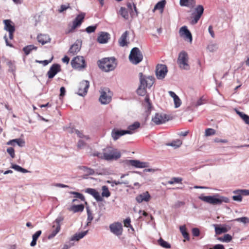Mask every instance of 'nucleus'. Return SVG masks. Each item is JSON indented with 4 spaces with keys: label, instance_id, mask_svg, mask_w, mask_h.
Returning a JSON list of instances; mask_svg holds the SVG:
<instances>
[{
    "label": "nucleus",
    "instance_id": "36",
    "mask_svg": "<svg viewBox=\"0 0 249 249\" xmlns=\"http://www.w3.org/2000/svg\"><path fill=\"white\" fill-rule=\"evenodd\" d=\"M182 143V142L181 140L179 139H177L176 140L173 141L172 142L168 143L166 144L168 146H171L175 147V148H178L180 147Z\"/></svg>",
    "mask_w": 249,
    "mask_h": 249
},
{
    "label": "nucleus",
    "instance_id": "42",
    "mask_svg": "<svg viewBox=\"0 0 249 249\" xmlns=\"http://www.w3.org/2000/svg\"><path fill=\"white\" fill-rule=\"evenodd\" d=\"M218 240L225 242H229L232 240V236L229 234H226L223 237L218 238Z\"/></svg>",
    "mask_w": 249,
    "mask_h": 249
},
{
    "label": "nucleus",
    "instance_id": "60",
    "mask_svg": "<svg viewBox=\"0 0 249 249\" xmlns=\"http://www.w3.org/2000/svg\"><path fill=\"white\" fill-rule=\"evenodd\" d=\"M69 4H68V5H61V6H60V9H59V13H62L63 12V11H64L65 10H67V9H68L69 8Z\"/></svg>",
    "mask_w": 249,
    "mask_h": 249
},
{
    "label": "nucleus",
    "instance_id": "43",
    "mask_svg": "<svg viewBox=\"0 0 249 249\" xmlns=\"http://www.w3.org/2000/svg\"><path fill=\"white\" fill-rule=\"evenodd\" d=\"M102 196L103 197H108L110 196V193L107 186H103L102 187Z\"/></svg>",
    "mask_w": 249,
    "mask_h": 249
},
{
    "label": "nucleus",
    "instance_id": "44",
    "mask_svg": "<svg viewBox=\"0 0 249 249\" xmlns=\"http://www.w3.org/2000/svg\"><path fill=\"white\" fill-rule=\"evenodd\" d=\"M182 178L179 177H174L169 180L167 183L169 184H173L174 183H182Z\"/></svg>",
    "mask_w": 249,
    "mask_h": 249
},
{
    "label": "nucleus",
    "instance_id": "52",
    "mask_svg": "<svg viewBox=\"0 0 249 249\" xmlns=\"http://www.w3.org/2000/svg\"><path fill=\"white\" fill-rule=\"evenodd\" d=\"M87 213H88V225L89 223H90L91 221L93 219V216L92 215V213L90 212V211L89 209H87Z\"/></svg>",
    "mask_w": 249,
    "mask_h": 249
},
{
    "label": "nucleus",
    "instance_id": "28",
    "mask_svg": "<svg viewBox=\"0 0 249 249\" xmlns=\"http://www.w3.org/2000/svg\"><path fill=\"white\" fill-rule=\"evenodd\" d=\"M17 144L19 146H23L25 144V142L21 139H16L10 140L7 142V145H11L15 146V144Z\"/></svg>",
    "mask_w": 249,
    "mask_h": 249
},
{
    "label": "nucleus",
    "instance_id": "23",
    "mask_svg": "<svg viewBox=\"0 0 249 249\" xmlns=\"http://www.w3.org/2000/svg\"><path fill=\"white\" fill-rule=\"evenodd\" d=\"M109 38V34L105 32H101L98 37L97 40L100 43H106Z\"/></svg>",
    "mask_w": 249,
    "mask_h": 249
},
{
    "label": "nucleus",
    "instance_id": "37",
    "mask_svg": "<svg viewBox=\"0 0 249 249\" xmlns=\"http://www.w3.org/2000/svg\"><path fill=\"white\" fill-rule=\"evenodd\" d=\"M56 222L57 223L58 225L56 229L53 231L52 233L48 236L49 239L54 237L60 230V225L59 224V221L57 219H56Z\"/></svg>",
    "mask_w": 249,
    "mask_h": 249
},
{
    "label": "nucleus",
    "instance_id": "22",
    "mask_svg": "<svg viewBox=\"0 0 249 249\" xmlns=\"http://www.w3.org/2000/svg\"><path fill=\"white\" fill-rule=\"evenodd\" d=\"M85 192L92 195L97 201H101L102 200L100 193L94 189L88 188L86 190Z\"/></svg>",
    "mask_w": 249,
    "mask_h": 249
},
{
    "label": "nucleus",
    "instance_id": "29",
    "mask_svg": "<svg viewBox=\"0 0 249 249\" xmlns=\"http://www.w3.org/2000/svg\"><path fill=\"white\" fill-rule=\"evenodd\" d=\"M142 105L147 111H150L151 110L152 108V103L150 101L149 95H146L144 101L142 103Z\"/></svg>",
    "mask_w": 249,
    "mask_h": 249
},
{
    "label": "nucleus",
    "instance_id": "25",
    "mask_svg": "<svg viewBox=\"0 0 249 249\" xmlns=\"http://www.w3.org/2000/svg\"><path fill=\"white\" fill-rule=\"evenodd\" d=\"M179 4L181 6L193 8L196 5V0H180Z\"/></svg>",
    "mask_w": 249,
    "mask_h": 249
},
{
    "label": "nucleus",
    "instance_id": "47",
    "mask_svg": "<svg viewBox=\"0 0 249 249\" xmlns=\"http://www.w3.org/2000/svg\"><path fill=\"white\" fill-rule=\"evenodd\" d=\"M216 133V131L213 128H207L205 131V136L209 137L210 136L214 135Z\"/></svg>",
    "mask_w": 249,
    "mask_h": 249
},
{
    "label": "nucleus",
    "instance_id": "24",
    "mask_svg": "<svg viewBox=\"0 0 249 249\" xmlns=\"http://www.w3.org/2000/svg\"><path fill=\"white\" fill-rule=\"evenodd\" d=\"M166 4L165 0H162L159 2H158L155 6L154 9H153V12H155L156 10H159L160 14H162L163 12V10L165 7Z\"/></svg>",
    "mask_w": 249,
    "mask_h": 249
},
{
    "label": "nucleus",
    "instance_id": "9",
    "mask_svg": "<svg viewBox=\"0 0 249 249\" xmlns=\"http://www.w3.org/2000/svg\"><path fill=\"white\" fill-rule=\"evenodd\" d=\"M71 65L74 69H81L86 66L85 61L83 56H77L71 61Z\"/></svg>",
    "mask_w": 249,
    "mask_h": 249
},
{
    "label": "nucleus",
    "instance_id": "30",
    "mask_svg": "<svg viewBox=\"0 0 249 249\" xmlns=\"http://www.w3.org/2000/svg\"><path fill=\"white\" fill-rule=\"evenodd\" d=\"M5 25V29L9 32H15V26L11 24L10 20L6 19L3 21Z\"/></svg>",
    "mask_w": 249,
    "mask_h": 249
},
{
    "label": "nucleus",
    "instance_id": "7",
    "mask_svg": "<svg viewBox=\"0 0 249 249\" xmlns=\"http://www.w3.org/2000/svg\"><path fill=\"white\" fill-rule=\"evenodd\" d=\"M101 95L99 100L102 104H107L109 103L111 100L112 94L107 88H103L101 89Z\"/></svg>",
    "mask_w": 249,
    "mask_h": 249
},
{
    "label": "nucleus",
    "instance_id": "50",
    "mask_svg": "<svg viewBox=\"0 0 249 249\" xmlns=\"http://www.w3.org/2000/svg\"><path fill=\"white\" fill-rule=\"evenodd\" d=\"M233 193L234 194H236V195L233 196H232V199L234 201H241L242 200V195L240 194V193H236V190L233 191Z\"/></svg>",
    "mask_w": 249,
    "mask_h": 249
},
{
    "label": "nucleus",
    "instance_id": "1",
    "mask_svg": "<svg viewBox=\"0 0 249 249\" xmlns=\"http://www.w3.org/2000/svg\"><path fill=\"white\" fill-rule=\"evenodd\" d=\"M93 156L107 161L116 160L121 156V153L118 149L111 146H107L103 150V152H97Z\"/></svg>",
    "mask_w": 249,
    "mask_h": 249
},
{
    "label": "nucleus",
    "instance_id": "21",
    "mask_svg": "<svg viewBox=\"0 0 249 249\" xmlns=\"http://www.w3.org/2000/svg\"><path fill=\"white\" fill-rule=\"evenodd\" d=\"M37 40L42 45H44L49 42L51 38L48 35L40 34L37 36Z\"/></svg>",
    "mask_w": 249,
    "mask_h": 249
},
{
    "label": "nucleus",
    "instance_id": "62",
    "mask_svg": "<svg viewBox=\"0 0 249 249\" xmlns=\"http://www.w3.org/2000/svg\"><path fill=\"white\" fill-rule=\"evenodd\" d=\"M85 144V143L82 140H80L78 142L77 146L79 148H82Z\"/></svg>",
    "mask_w": 249,
    "mask_h": 249
},
{
    "label": "nucleus",
    "instance_id": "56",
    "mask_svg": "<svg viewBox=\"0 0 249 249\" xmlns=\"http://www.w3.org/2000/svg\"><path fill=\"white\" fill-rule=\"evenodd\" d=\"M192 234L195 237H197L200 234V231L197 228H194L192 230Z\"/></svg>",
    "mask_w": 249,
    "mask_h": 249
},
{
    "label": "nucleus",
    "instance_id": "35",
    "mask_svg": "<svg viewBox=\"0 0 249 249\" xmlns=\"http://www.w3.org/2000/svg\"><path fill=\"white\" fill-rule=\"evenodd\" d=\"M87 233V231H83L78 233H76L71 238V241H79L80 239L83 238Z\"/></svg>",
    "mask_w": 249,
    "mask_h": 249
},
{
    "label": "nucleus",
    "instance_id": "17",
    "mask_svg": "<svg viewBox=\"0 0 249 249\" xmlns=\"http://www.w3.org/2000/svg\"><path fill=\"white\" fill-rule=\"evenodd\" d=\"M60 71V66L59 64H53L47 72L48 77L50 79L53 78Z\"/></svg>",
    "mask_w": 249,
    "mask_h": 249
},
{
    "label": "nucleus",
    "instance_id": "20",
    "mask_svg": "<svg viewBox=\"0 0 249 249\" xmlns=\"http://www.w3.org/2000/svg\"><path fill=\"white\" fill-rule=\"evenodd\" d=\"M128 162L131 165L136 168H144L147 166L146 162H141L138 160H129Z\"/></svg>",
    "mask_w": 249,
    "mask_h": 249
},
{
    "label": "nucleus",
    "instance_id": "31",
    "mask_svg": "<svg viewBox=\"0 0 249 249\" xmlns=\"http://www.w3.org/2000/svg\"><path fill=\"white\" fill-rule=\"evenodd\" d=\"M230 229L231 227L230 226H225L222 227L215 226V231L216 234L219 235L228 231Z\"/></svg>",
    "mask_w": 249,
    "mask_h": 249
},
{
    "label": "nucleus",
    "instance_id": "58",
    "mask_svg": "<svg viewBox=\"0 0 249 249\" xmlns=\"http://www.w3.org/2000/svg\"><path fill=\"white\" fill-rule=\"evenodd\" d=\"M23 50L24 52L26 55H28L30 53L31 51L32 50V46L25 47L23 48Z\"/></svg>",
    "mask_w": 249,
    "mask_h": 249
},
{
    "label": "nucleus",
    "instance_id": "16",
    "mask_svg": "<svg viewBox=\"0 0 249 249\" xmlns=\"http://www.w3.org/2000/svg\"><path fill=\"white\" fill-rule=\"evenodd\" d=\"M130 131H125L114 128L112 130L111 136L113 139L114 141H116L120 138L121 136L126 134H130Z\"/></svg>",
    "mask_w": 249,
    "mask_h": 249
},
{
    "label": "nucleus",
    "instance_id": "63",
    "mask_svg": "<svg viewBox=\"0 0 249 249\" xmlns=\"http://www.w3.org/2000/svg\"><path fill=\"white\" fill-rule=\"evenodd\" d=\"M60 96H62V97L64 96L65 94V92H66V90H65V88L64 87H62L60 88Z\"/></svg>",
    "mask_w": 249,
    "mask_h": 249
},
{
    "label": "nucleus",
    "instance_id": "59",
    "mask_svg": "<svg viewBox=\"0 0 249 249\" xmlns=\"http://www.w3.org/2000/svg\"><path fill=\"white\" fill-rule=\"evenodd\" d=\"M41 234V231H38L36 232H35V234L33 235V238L34 239H35L36 240H37L38 238L39 237V236Z\"/></svg>",
    "mask_w": 249,
    "mask_h": 249
},
{
    "label": "nucleus",
    "instance_id": "54",
    "mask_svg": "<svg viewBox=\"0 0 249 249\" xmlns=\"http://www.w3.org/2000/svg\"><path fill=\"white\" fill-rule=\"evenodd\" d=\"M236 193H240V194L242 196H249V190L246 189L243 190H236Z\"/></svg>",
    "mask_w": 249,
    "mask_h": 249
},
{
    "label": "nucleus",
    "instance_id": "32",
    "mask_svg": "<svg viewBox=\"0 0 249 249\" xmlns=\"http://www.w3.org/2000/svg\"><path fill=\"white\" fill-rule=\"evenodd\" d=\"M179 230L180 232L181 233L183 237L185 238V239L189 241L190 236L189 234L187 231V229L185 225L181 226L179 227Z\"/></svg>",
    "mask_w": 249,
    "mask_h": 249
},
{
    "label": "nucleus",
    "instance_id": "26",
    "mask_svg": "<svg viewBox=\"0 0 249 249\" xmlns=\"http://www.w3.org/2000/svg\"><path fill=\"white\" fill-rule=\"evenodd\" d=\"M81 45L77 43L73 44L70 48L68 53L69 55H74L80 51Z\"/></svg>",
    "mask_w": 249,
    "mask_h": 249
},
{
    "label": "nucleus",
    "instance_id": "2",
    "mask_svg": "<svg viewBox=\"0 0 249 249\" xmlns=\"http://www.w3.org/2000/svg\"><path fill=\"white\" fill-rule=\"evenodd\" d=\"M98 65L101 70L108 72L113 70L116 68L117 62L114 57L104 58L99 61Z\"/></svg>",
    "mask_w": 249,
    "mask_h": 249
},
{
    "label": "nucleus",
    "instance_id": "15",
    "mask_svg": "<svg viewBox=\"0 0 249 249\" xmlns=\"http://www.w3.org/2000/svg\"><path fill=\"white\" fill-rule=\"evenodd\" d=\"M179 33L180 36L183 37L185 40H188L191 43L192 42V34L186 26H184L182 27L179 29Z\"/></svg>",
    "mask_w": 249,
    "mask_h": 249
},
{
    "label": "nucleus",
    "instance_id": "19",
    "mask_svg": "<svg viewBox=\"0 0 249 249\" xmlns=\"http://www.w3.org/2000/svg\"><path fill=\"white\" fill-rule=\"evenodd\" d=\"M127 8L130 10V14L132 17L133 16H138V12L136 4L133 2H127L126 4Z\"/></svg>",
    "mask_w": 249,
    "mask_h": 249
},
{
    "label": "nucleus",
    "instance_id": "8",
    "mask_svg": "<svg viewBox=\"0 0 249 249\" xmlns=\"http://www.w3.org/2000/svg\"><path fill=\"white\" fill-rule=\"evenodd\" d=\"M85 17V14L83 13L78 15L72 22V25L66 31V33L69 34L74 32V30L80 26L83 22Z\"/></svg>",
    "mask_w": 249,
    "mask_h": 249
},
{
    "label": "nucleus",
    "instance_id": "4",
    "mask_svg": "<svg viewBox=\"0 0 249 249\" xmlns=\"http://www.w3.org/2000/svg\"><path fill=\"white\" fill-rule=\"evenodd\" d=\"M177 63L180 69L185 70L190 69L189 56L186 52L182 51L179 53Z\"/></svg>",
    "mask_w": 249,
    "mask_h": 249
},
{
    "label": "nucleus",
    "instance_id": "3",
    "mask_svg": "<svg viewBox=\"0 0 249 249\" xmlns=\"http://www.w3.org/2000/svg\"><path fill=\"white\" fill-rule=\"evenodd\" d=\"M199 199L204 202L213 205H219L221 204L222 202L228 203L229 202V199L227 197H216V196H204L201 195L199 196Z\"/></svg>",
    "mask_w": 249,
    "mask_h": 249
},
{
    "label": "nucleus",
    "instance_id": "12",
    "mask_svg": "<svg viewBox=\"0 0 249 249\" xmlns=\"http://www.w3.org/2000/svg\"><path fill=\"white\" fill-rule=\"evenodd\" d=\"M152 120L155 124H160L165 123L168 119L165 114L156 113L152 117Z\"/></svg>",
    "mask_w": 249,
    "mask_h": 249
},
{
    "label": "nucleus",
    "instance_id": "49",
    "mask_svg": "<svg viewBox=\"0 0 249 249\" xmlns=\"http://www.w3.org/2000/svg\"><path fill=\"white\" fill-rule=\"evenodd\" d=\"M124 226L126 228H130L133 231H134L133 227L131 225V219L130 217L126 218L124 221Z\"/></svg>",
    "mask_w": 249,
    "mask_h": 249
},
{
    "label": "nucleus",
    "instance_id": "33",
    "mask_svg": "<svg viewBox=\"0 0 249 249\" xmlns=\"http://www.w3.org/2000/svg\"><path fill=\"white\" fill-rule=\"evenodd\" d=\"M70 193L74 195V197L75 198L72 200L73 203L78 201L77 198L80 199L81 201H84L85 200V197L82 194L76 192H70Z\"/></svg>",
    "mask_w": 249,
    "mask_h": 249
},
{
    "label": "nucleus",
    "instance_id": "53",
    "mask_svg": "<svg viewBox=\"0 0 249 249\" xmlns=\"http://www.w3.org/2000/svg\"><path fill=\"white\" fill-rule=\"evenodd\" d=\"M97 28V25L90 26L86 28V31L88 33H91L94 32Z\"/></svg>",
    "mask_w": 249,
    "mask_h": 249
},
{
    "label": "nucleus",
    "instance_id": "45",
    "mask_svg": "<svg viewBox=\"0 0 249 249\" xmlns=\"http://www.w3.org/2000/svg\"><path fill=\"white\" fill-rule=\"evenodd\" d=\"M11 168L15 170L23 173H27L28 171L17 164H12Z\"/></svg>",
    "mask_w": 249,
    "mask_h": 249
},
{
    "label": "nucleus",
    "instance_id": "46",
    "mask_svg": "<svg viewBox=\"0 0 249 249\" xmlns=\"http://www.w3.org/2000/svg\"><path fill=\"white\" fill-rule=\"evenodd\" d=\"M137 92L139 95L144 96L146 93V88L140 85L137 90Z\"/></svg>",
    "mask_w": 249,
    "mask_h": 249
},
{
    "label": "nucleus",
    "instance_id": "57",
    "mask_svg": "<svg viewBox=\"0 0 249 249\" xmlns=\"http://www.w3.org/2000/svg\"><path fill=\"white\" fill-rule=\"evenodd\" d=\"M174 101L175 106L176 107H179L181 104V100H180V99L179 98V97L178 96L175 97L174 99Z\"/></svg>",
    "mask_w": 249,
    "mask_h": 249
},
{
    "label": "nucleus",
    "instance_id": "27",
    "mask_svg": "<svg viewBox=\"0 0 249 249\" xmlns=\"http://www.w3.org/2000/svg\"><path fill=\"white\" fill-rule=\"evenodd\" d=\"M128 31H125L124 33L122 34V35L119 39V43L120 46L122 47H124L127 45L128 42L127 41V38L128 37Z\"/></svg>",
    "mask_w": 249,
    "mask_h": 249
},
{
    "label": "nucleus",
    "instance_id": "14",
    "mask_svg": "<svg viewBox=\"0 0 249 249\" xmlns=\"http://www.w3.org/2000/svg\"><path fill=\"white\" fill-rule=\"evenodd\" d=\"M204 12V8L202 5H199L196 8L195 10V15L193 17V19L192 21V23L195 24L197 23L198 21L201 18Z\"/></svg>",
    "mask_w": 249,
    "mask_h": 249
},
{
    "label": "nucleus",
    "instance_id": "51",
    "mask_svg": "<svg viewBox=\"0 0 249 249\" xmlns=\"http://www.w3.org/2000/svg\"><path fill=\"white\" fill-rule=\"evenodd\" d=\"M81 169L89 175H93L94 173V171L93 169L86 166H82Z\"/></svg>",
    "mask_w": 249,
    "mask_h": 249
},
{
    "label": "nucleus",
    "instance_id": "55",
    "mask_svg": "<svg viewBox=\"0 0 249 249\" xmlns=\"http://www.w3.org/2000/svg\"><path fill=\"white\" fill-rule=\"evenodd\" d=\"M7 153L10 155L12 158H14L15 157V150L12 147H8L7 149Z\"/></svg>",
    "mask_w": 249,
    "mask_h": 249
},
{
    "label": "nucleus",
    "instance_id": "40",
    "mask_svg": "<svg viewBox=\"0 0 249 249\" xmlns=\"http://www.w3.org/2000/svg\"><path fill=\"white\" fill-rule=\"evenodd\" d=\"M84 207L83 204L77 205H73L71 207V210L74 213L78 212H82L84 210Z\"/></svg>",
    "mask_w": 249,
    "mask_h": 249
},
{
    "label": "nucleus",
    "instance_id": "13",
    "mask_svg": "<svg viewBox=\"0 0 249 249\" xmlns=\"http://www.w3.org/2000/svg\"><path fill=\"white\" fill-rule=\"evenodd\" d=\"M89 86L88 81L84 80L79 83L78 86V94L81 96L85 95L88 92Z\"/></svg>",
    "mask_w": 249,
    "mask_h": 249
},
{
    "label": "nucleus",
    "instance_id": "5",
    "mask_svg": "<svg viewBox=\"0 0 249 249\" xmlns=\"http://www.w3.org/2000/svg\"><path fill=\"white\" fill-rule=\"evenodd\" d=\"M129 59L132 64L136 65L142 60L143 55L138 48L135 47L131 50Z\"/></svg>",
    "mask_w": 249,
    "mask_h": 249
},
{
    "label": "nucleus",
    "instance_id": "11",
    "mask_svg": "<svg viewBox=\"0 0 249 249\" xmlns=\"http://www.w3.org/2000/svg\"><path fill=\"white\" fill-rule=\"evenodd\" d=\"M109 229L111 232L117 236H120L122 234L123 226L120 222H115L110 224Z\"/></svg>",
    "mask_w": 249,
    "mask_h": 249
},
{
    "label": "nucleus",
    "instance_id": "38",
    "mask_svg": "<svg viewBox=\"0 0 249 249\" xmlns=\"http://www.w3.org/2000/svg\"><path fill=\"white\" fill-rule=\"evenodd\" d=\"M119 14L125 19L129 18V15L127 9L125 7H121L119 11Z\"/></svg>",
    "mask_w": 249,
    "mask_h": 249
},
{
    "label": "nucleus",
    "instance_id": "41",
    "mask_svg": "<svg viewBox=\"0 0 249 249\" xmlns=\"http://www.w3.org/2000/svg\"><path fill=\"white\" fill-rule=\"evenodd\" d=\"M158 243L160 246L165 249H170L171 247L169 243L164 241L161 238L158 240Z\"/></svg>",
    "mask_w": 249,
    "mask_h": 249
},
{
    "label": "nucleus",
    "instance_id": "64",
    "mask_svg": "<svg viewBox=\"0 0 249 249\" xmlns=\"http://www.w3.org/2000/svg\"><path fill=\"white\" fill-rule=\"evenodd\" d=\"M213 249H225V248L223 245L217 244L213 247Z\"/></svg>",
    "mask_w": 249,
    "mask_h": 249
},
{
    "label": "nucleus",
    "instance_id": "39",
    "mask_svg": "<svg viewBox=\"0 0 249 249\" xmlns=\"http://www.w3.org/2000/svg\"><path fill=\"white\" fill-rule=\"evenodd\" d=\"M140 126V123L138 122H136L133 124L130 125L128 127V130L126 131H130L131 133L130 134H132L133 131L138 128Z\"/></svg>",
    "mask_w": 249,
    "mask_h": 249
},
{
    "label": "nucleus",
    "instance_id": "48",
    "mask_svg": "<svg viewBox=\"0 0 249 249\" xmlns=\"http://www.w3.org/2000/svg\"><path fill=\"white\" fill-rule=\"evenodd\" d=\"M233 221H237L244 223V224L249 223V218L247 217H242L240 218H236Z\"/></svg>",
    "mask_w": 249,
    "mask_h": 249
},
{
    "label": "nucleus",
    "instance_id": "10",
    "mask_svg": "<svg viewBox=\"0 0 249 249\" xmlns=\"http://www.w3.org/2000/svg\"><path fill=\"white\" fill-rule=\"evenodd\" d=\"M168 71L166 65L163 64H158L156 67V74L159 79H162L166 75Z\"/></svg>",
    "mask_w": 249,
    "mask_h": 249
},
{
    "label": "nucleus",
    "instance_id": "6",
    "mask_svg": "<svg viewBox=\"0 0 249 249\" xmlns=\"http://www.w3.org/2000/svg\"><path fill=\"white\" fill-rule=\"evenodd\" d=\"M140 81L141 87H144V88H150L154 84L155 81V78L151 76H145L143 75L142 73L140 72Z\"/></svg>",
    "mask_w": 249,
    "mask_h": 249
},
{
    "label": "nucleus",
    "instance_id": "61",
    "mask_svg": "<svg viewBox=\"0 0 249 249\" xmlns=\"http://www.w3.org/2000/svg\"><path fill=\"white\" fill-rule=\"evenodd\" d=\"M208 31H209V33L210 34L211 36L213 38H214L215 36V35H214V32L213 29V26L212 25L209 26V28H208Z\"/></svg>",
    "mask_w": 249,
    "mask_h": 249
},
{
    "label": "nucleus",
    "instance_id": "34",
    "mask_svg": "<svg viewBox=\"0 0 249 249\" xmlns=\"http://www.w3.org/2000/svg\"><path fill=\"white\" fill-rule=\"evenodd\" d=\"M236 113L242 118V119L247 124H249V116L238 110H235Z\"/></svg>",
    "mask_w": 249,
    "mask_h": 249
},
{
    "label": "nucleus",
    "instance_id": "18",
    "mask_svg": "<svg viewBox=\"0 0 249 249\" xmlns=\"http://www.w3.org/2000/svg\"><path fill=\"white\" fill-rule=\"evenodd\" d=\"M151 196L148 191H146L142 194L138 195L136 199L137 201L140 203L143 201L148 202L150 200Z\"/></svg>",
    "mask_w": 249,
    "mask_h": 249
}]
</instances>
